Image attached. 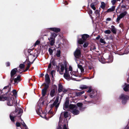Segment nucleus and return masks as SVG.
<instances>
[{
	"label": "nucleus",
	"instance_id": "obj_28",
	"mask_svg": "<svg viewBox=\"0 0 129 129\" xmlns=\"http://www.w3.org/2000/svg\"><path fill=\"white\" fill-rule=\"evenodd\" d=\"M106 6V4L104 2H102L101 3V7L103 9H104Z\"/></svg>",
	"mask_w": 129,
	"mask_h": 129
},
{
	"label": "nucleus",
	"instance_id": "obj_39",
	"mask_svg": "<svg viewBox=\"0 0 129 129\" xmlns=\"http://www.w3.org/2000/svg\"><path fill=\"white\" fill-rule=\"evenodd\" d=\"M90 6L91 8L94 10H95V7L93 4H91Z\"/></svg>",
	"mask_w": 129,
	"mask_h": 129
},
{
	"label": "nucleus",
	"instance_id": "obj_3",
	"mask_svg": "<svg viewBox=\"0 0 129 129\" xmlns=\"http://www.w3.org/2000/svg\"><path fill=\"white\" fill-rule=\"evenodd\" d=\"M67 72L69 73L68 75H70V77L68 80L72 79V80H76L77 81H80L81 80H77L78 77H80L79 75H78V73L77 71L75 72L73 71L72 67L70 66L69 67V70H67Z\"/></svg>",
	"mask_w": 129,
	"mask_h": 129
},
{
	"label": "nucleus",
	"instance_id": "obj_11",
	"mask_svg": "<svg viewBox=\"0 0 129 129\" xmlns=\"http://www.w3.org/2000/svg\"><path fill=\"white\" fill-rule=\"evenodd\" d=\"M127 14L126 11H124L122 12L119 16H117V17L116 20V21L118 22L121 19L124 17Z\"/></svg>",
	"mask_w": 129,
	"mask_h": 129
},
{
	"label": "nucleus",
	"instance_id": "obj_27",
	"mask_svg": "<svg viewBox=\"0 0 129 129\" xmlns=\"http://www.w3.org/2000/svg\"><path fill=\"white\" fill-rule=\"evenodd\" d=\"M50 42V45L52 46H53L55 43V39H50L49 41Z\"/></svg>",
	"mask_w": 129,
	"mask_h": 129
},
{
	"label": "nucleus",
	"instance_id": "obj_2",
	"mask_svg": "<svg viewBox=\"0 0 129 129\" xmlns=\"http://www.w3.org/2000/svg\"><path fill=\"white\" fill-rule=\"evenodd\" d=\"M17 71L18 68H15L12 70L11 72L10 82L12 83L14 80V84L15 85H17L20 80V76H17L16 78H14L16 76L15 75Z\"/></svg>",
	"mask_w": 129,
	"mask_h": 129
},
{
	"label": "nucleus",
	"instance_id": "obj_9",
	"mask_svg": "<svg viewBox=\"0 0 129 129\" xmlns=\"http://www.w3.org/2000/svg\"><path fill=\"white\" fill-rule=\"evenodd\" d=\"M89 37V36L86 34L83 35L82 36V39H80L78 40V42L79 44H83L84 41Z\"/></svg>",
	"mask_w": 129,
	"mask_h": 129
},
{
	"label": "nucleus",
	"instance_id": "obj_62",
	"mask_svg": "<svg viewBox=\"0 0 129 129\" xmlns=\"http://www.w3.org/2000/svg\"><path fill=\"white\" fill-rule=\"evenodd\" d=\"M43 75H44L43 74H42V76H43Z\"/></svg>",
	"mask_w": 129,
	"mask_h": 129
},
{
	"label": "nucleus",
	"instance_id": "obj_16",
	"mask_svg": "<svg viewBox=\"0 0 129 129\" xmlns=\"http://www.w3.org/2000/svg\"><path fill=\"white\" fill-rule=\"evenodd\" d=\"M45 80L46 82L47 83H49L50 82V79L48 75L47 74L45 75Z\"/></svg>",
	"mask_w": 129,
	"mask_h": 129
},
{
	"label": "nucleus",
	"instance_id": "obj_10",
	"mask_svg": "<svg viewBox=\"0 0 129 129\" xmlns=\"http://www.w3.org/2000/svg\"><path fill=\"white\" fill-rule=\"evenodd\" d=\"M120 98L122 100V104H125L127 101V100L129 99V96L124 94H122L120 96Z\"/></svg>",
	"mask_w": 129,
	"mask_h": 129
},
{
	"label": "nucleus",
	"instance_id": "obj_20",
	"mask_svg": "<svg viewBox=\"0 0 129 129\" xmlns=\"http://www.w3.org/2000/svg\"><path fill=\"white\" fill-rule=\"evenodd\" d=\"M25 63L27 65V67L26 68V71H27L29 68L30 67V62L28 60H26L25 61Z\"/></svg>",
	"mask_w": 129,
	"mask_h": 129
},
{
	"label": "nucleus",
	"instance_id": "obj_12",
	"mask_svg": "<svg viewBox=\"0 0 129 129\" xmlns=\"http://www.w3.org/2000/svg\"><path fill=\"white\" fill-rule=\"evenodd\" d=\"M81 51L80 48H77L74 53V55L76 58H78L81 56Z\"/></svg>",
	"mask_w": 129,
	"mask_h": 129
},
{
	"label": "nucleus",
	"instance_id": "obj_61",
	"mask_svg": "<svg viewBox=\"0 0 129 129\" xmlns=\"http://www.w3.org/2000/svg\"><path fill=\"white\" fill-rule=\"evenodd\" d=\"M94 77V76H93V77H92V78H93V77Z\"/></svg>",
	"mask_w": 129,
	"mask_h": 129
},
{
	"label": "nucleus",
	"instance_id": "obj_22",
	"mask_svg": "<svg viewBox=\"0 0 129 129\" xmlns=\"http://www.w3.org/2000/svg\"><path fill=\"white\" fill-rule=\"evenodd\" d=\"M78 69H79L81 71V73L83 74L84 72V69L83 68L82 66L78 64Z\"/></svg>",
	"mask_w": 129,
	"mask_h": 129
},
{
	"label": "nucleus",
	"instance_id": "obj_19",
	"mask_svg": "<svg viewBox=\"0 0 129 129\" xmlns=\"http://www.w3.org/2000/svg\"><path fill=\"white\" fill-rule=\"evenodd\" d=\"M51 30L54 31L56 33L59 32L60 31V28H49Z\"/></svg>",
	"mask_w": 129,
	"mask_h": 129
},
{
	"label": "nucleus",
	"instance_id": "obj_58",
	"mask_svg": "<svg viewBox=\"0 0 129 129\" xmlns=\"http://www.w3.org/2000/svg\"><path fill=\"white\" fill-rule=\"evenodd\" d=\"M25 127V128L26 129H27V126H26V127Z\"/></svg>",
	"mask_w": 129,
	"mask_h": 129
},
{
	"label": "nucleus",
	"instance_id": "obj_5",
	"mask_svg": "<svg viewBox=\"0 0 129 129\" xmlns=\"http://www.w3.org/2000/svg\"><path fill=\"white\" fill-rule=\"evenodd\" d=\"M2 90H0V101H4L7 99V104L9 106H12L15 102L14 98L11 97L10 98H7L5 96V95H3Z\"/></svg>",
	"mask_w": 129,
	"mask_h": 129
},
{
	"label": "nucleus",
	"instance_id": "obj_13",
	"mask_svg": "<svg viewBox=\"0 0 129 129\" xmlns=\"http://www.w3.org/2000/svg\"><path fill=\"white\" fill-rule=\"evenodd\" d=\"M58 90V91L59 92L62 91L64 92H65L67 91V90L64 88H63L62 85L60 84L59 85Z\"/></svg>",
	"mask_w": 129,
	"mask_h": 129
},
{
	"label": "nucleus",
	"instance_id": "obj_47",
	"mask_svg": "<svg viewBox=\"0 0 129 129\" xmlns=\"http://www.w3.org/2000/svg\"><path fill=\"white\" fill-rule=\"evenodd\" d=\"M116 1L115 0H112L111 1V2L112 3L113 5H114L115 4V3H116Z\"/></svg>",
	"mask_w": 129,
	"mask_h": 129
},
{
	"label": "nucleus",
	"instance_id": "obj_45",
	"mask_svg": "<svg viewBox=\"0 0 129 129\" xmlns=\"http://www.w3.org/2000/svg\"><path fill=\"white\" fill-rule=\"evenodd\" d=\"M48 87H49V86H48V85L46 84L45 85V86L44 88V89H43L47 90V89L48 88Z\"/></svg>",
	"mask_w": 129,
	"mask_h": 129
},
{
	"label": "nucleus",
	"instance_id": "obj_64",
	"mask_svg": "<svg viewBox=\"0 0 129 129\" xmlns=\"http://www.w3.org/2000/svg\"><path fill=\"white\" fill-rule=\"evenodd\" d=\"M17 129H18V128H17Z\"/></svg>",
	"mask_w": 129,
	"mask_h": 129
},
{
	"label": "nucleus",
	"instance_id": "obj_38",
	"mask_svg": "<svg viewBox=\"0 0 129 129\" xmlns=\"http://www.w3.org/2000/svg\"><path fill=\"white\" fill-rule=\"evenodd\" d=\"M96 14V15L97 16H99L100 15V14L98 10H96L94 12Z\"/></svg>",
	"mask_w": 129,
	"mask_h": 129
},
{
	"label": "nucleus",
	"instance_id": "obj_32",
	"mask_svg": "<svg viewBox=\"0 0 129 129\" xmlns=\"http://www.w3.org/2000/svg\"><path fill=\"white\" fill-rule=\"evenodd\" d=\"M104 32L105 34H110L111 33V31L109 29L105 31Z\"/></svg>",
	"mask_w": 129,
	"mask_h": 129
},
{
	"label": "nucleus",
	"instance_id": "obj_17",
	"mask_svg": "<svg viewBox=\"0 0 129 129\" xmlns=\"http://www.w3.org/2000/svg\"><path fill=\"white\" fill-rule=\"evenodd\" d=\"M123 90L124 91H128L129 88V84H127L125 83L123 86Z\"/></svg>",
	"mask_w": 129,
	"mask_h": 129
},
{
	"label": "nucleus",
	"instance_id": "obj_54",
	"mask_svg": "<svg viewBox=\"0 0 129 129\" xmlns=\"http://www.w3.org/2000/svg\"><path fill=\"white\" fill-rule=\"evenodd\" d=\"M10 63L9 62H7L6 63V65L7 66H9L10 65Z\"/></svg>",
	"mask_w": 129,
	"mask_h": 129
},
{
	"label": "nucleus",
	"instance_id": "obj_43",
	"mask_svg": "<svg viewBox=\"0 0 129 129\" xmlns=\"http://www.w3.org/2000/svg\"><path fill=\"white\" fill-rule=\"evenodd\" d=\"M88 13L89 14V15L90 16H91V14H92V11L91 10H89L88 11Z\"/></svg>",
	"mask_w": 129,
	"mask_h": 129
},
{
	"label": "nucleus",
	"instance_id": "obj_51",
	"mask_svg": "<svg viewBox=\"0 0 129 129\" xmlns=\"http://www.w3.org/2000/svg\"><path fill=\"white\" fill-rule=\"evenodd\" d=\"M121 7L122 8H125L126 7V6L125 5H123L121 6Z\"/></svg>",
	"mask_w": 129,
	"mask_h": 129
},
{
	"label": "nucleus",
	"instance_id": "obj_60",
	"mask_svg": "<svg viewBox=\"0 0 129 129\" xmlns=\"http://www.w3.org/2000/svg\"><path fill=\"white\" fill-rule=\"evenodd\" d=\"M18 70H19V72H20V71H19V70H20V69H18Z\"/></svg>",
	"mask_w": 129,
	"mask_h": 129
},
{
	"label": "nucleus",
	"instance_id": "obj_55",
	"mask_svg": "<svg viewBox=\"0 0 129 129\" xmlns=\"http://www.w3.org/2000/svg\"><path fill=\"white\" fill-rule=\"evenodd\" d=\"M95 96V95H94V96H92V95H91V98H93V96Z\"/></svg>",
	"mask_w": 129,
	"mask_h": 129
},
{
	"label": "nucleus",
	"instance_id": "obj_46",
	"mask_svg": "<svg viewBox=\"0 0 129 129\" xmlns=\"http://www.w3.org/2000/svg\"><path fill=\"white\" fill-rule=\"evenodd\" d=\"M88 45V43L87 42H85L83 45V46L84 47H87Z\"/></svg>",
	"mask_w": 129,
	"mask_h": 129
},
{
	"label": "nucleus",
	"instance_id": "obj_14",
	"mask_svg": "<svg viewBox=\"0 0 129 129\" xmlns=\"http://www.w3.org/2000/svg\"><path fill=\"white\" fill-rule=\"evenodd\" d=\"M57 35L54 33H52L50 36V38H48V39L50 41V39H55V38L56 37Z\"/></svg>",
	"mask_w": 129,
	"mask_h": 129
},
{
	"label": "nucleus",
	"instance_id": "obj_29",
	"mask_svg": "<svg viewBox=\"0 0 129 129\" xmlns=\"http://www.w3.org/2000/svg\"><path fill=\"white\" fill-rule=\"evenodd\" d=\"M108 59V61H107L108 62H112L113 60V58L112 56L110 57L109 56Z\"/></svg>",
	"mask_w": 129,
	"mask_h": 129
},
{
	"label": "nucleus",
	"instance_id": "obj_59",
	"mask_svg": "<svg viewBox=\"0 0 129 129\" xmlns=\"http://www.w3.org/2000/svg\"><path fill=\"white\" fill-rule=\"evenodd\" d=\"M18 70H19V72H20V71H19V70H20V69H18Z\"/></svg>",
	"mask_w": 129,
	"mask_h": 129
},
{
	"label": "nucleus",
	"instance_id": "obj_49",
	"mask_svg": "<svg viewBox=\"0 0 129 129\" xmlns=\"http://www.w3.org/2000/svg\"><path fill=\"white\" fill-rule=\"evenodd\" d=\"M16 125L17 126L19 127L20 126V124L19 122H17L16 123Z\"/></svg>",
	"mask_w": 129,
	"mask_h": 129
},
{
	"label": "nucleus",
	"instance_id": "obj_35",
	"mask_svg": "<svg viewBox=\"0 0 129 129\" xmlns=\"http://www.w3.org/2000/svg\"><path fill=\"white\" fill-rule=\"evenodd\" d=\"M64 116V117L66 118L68 117V112H64L63 113Z\"/></svg>",
	"mask_w": 129,
	"mask_h": 129
},
{
	"label": "nucleus",
	"instance_id": "obj_63",
	"mask_svg": "<svg viewBox=\"0 0 129 129\" xmlns=\"http://www.w3.org/2000/svg\"><path fill=\"white\" fill-rule=\"evenodd\" d=\"M117 0L118 1H120V0Z\"/></svg>",
	"mask_w": 129,
	"mask_h": 129
},
{
	"label": "nucleus",
	"instance_id": "obj_21",
	"mask_svg": "<svg viewBox=\"0 0 129 129\" xmlns=\"http://www.w3.org/2000/svg\"><path fill=\"white\" fill-rule=\"evenodd\" d=\"M111 30L112 32L114 34H116V30L115 27L114 26L112 25L111 26Z\"/></svg>",
	"mask_w": 129,
	"mask_h": 129
},
{
	"label": "nucleus",
	"instance_id": "obj_23",
	"mask_svg": "<svg viewBox=\"0 0 129 129\" xmlns=\"http://www.w3.org/2000/svg\"><path fill=\"white\" fill-rule=\"evenodd\" d=\"M11 87V85L10 84H9L8 85L5 87L3 89H7V92H9L10 89Z\"/></svg>",
	"mask_w": 129,
	"mask_h": 129
},
{
	"label": "nucleus",
	"instance_id": "obj_26",
	"mask_svg": "<svg viewBox=\"0 0 129 129\" xmlns=\"http://www.w3.org/2000/svg\"><path fill=\"white\" fill-rule=\"evenodd\" d=\"M84 92V91L79 92L76 93V95L77 96H80L83 94Z\"/></svg>",
	"mask_w": 129,
	"mask_h": 129
},
{
	"label": "nucleus",
	"instance_id": "obj_6",
	"mask_svg": "<svg viewBox=\"0 0 129 129\" xmlns=\"http://www.w3.org/2000/svg\"><path fill=\"white\" fill-rule=\"evenodd\" d=\"M23 112V110L20 108H16L15 111L12 112L10 115V117L11 120L14 122V118L16 116L20 117Z\"/></svg>",
	"mask_w": 129,
	"mask_h": 129
},
{
	"label": "nucleus",
	"instance_id": "obj_52",
	"mask_svg": "<svg viewBox=\"0 0 129 129\" xmlns=\"http://www.w3.org/2000/svg\"><path fill=\"white\" fill-rule=\"evenodd\" d=\"M91 91V89L90 87H89V90L87 91V92H89Z\"/></svg>",
	"mask_w": 129,
	"mask_h": 129
},
{
	"label": "nucleus",
	"instance_id": "obj_15",
	"mask_svg": "<svg viewBox=\"0 0 129 129\" xmlns=\"http://www.w3.org/2000/svg\"><path fill=\"white\" fill-rule=\"evenodd\" d=\"M69 104V101L68 100L66 101L63 107V109L64 110L68 108Z\"/></svg>",
	"mask_w": 129,
	"mask_h": 129
},
{
	"label": "nucleus",
	"instance_id": "obj_42",
	"mask_svg": "<svg viewBox=\"0 0 129 129\" xmlns=\"http://www.w3.org/2000/svg\"><path fill=\"white\" fill-rule=\"evenodd\" d=\"M24 67V64H21L19 65V67L20 69H22Z\"/></svg>",
	"mask_w": 129,
	"mask_h": 129
},
{
	"label": "nucleus",
	"instance_id": "obj_24",
	"mask_svg": "<svg viewBox=\"0 0 129 129\" xmlns=\"http://www.w3.org/2000/svg\"><path fill=\"white\" fill-rule=\"evenodd\" d=\"M55 94V91L54 89L51 90L50 92V95L52 97H53Z\"/></svg>",
	"mask_w": 129,
	"mask_h": 129
},
{
	"label": "nucleus",
	"instance_id": "obj_57",
	"mask_svg": "<svg viewBox=\"0 0 129 129\" xmlns=\"http://www.w3.org/2000/svg\"><path fill=\"white\" fill-rule=\"evenodd\" d=\"M126 129H129V127H127Z\"/></svg>",
	"mask_w": 129,
	"mask_h": 129
},
{
	"label": "nucleus",
	"instance_id": "obj_37",
	"mask_svg": "<svg viewBox=\"0 0 129 129\" xmlns=\"http://www.w3.org/2000/svg\"><path fill=\"white\" fill-rule=\"evenodd\" d=\"M48 51L49 52V54L50 55H52L53 51L51 48H49L48 49Z\"/></svg>",
	"mask_w": 129,
	"mask_h": 129
},
{
	"label": "nucleus",
	"instance_id": "obj_30",
	"mask_svg": "<svg viewBox=\"0 0 129 129\" xmlns=\"http://www.w3.org/2000/svg\"><path fill=\"white\" fill-rule=\"evenodd\" d=\"M88 86H87L84 85H81L80 87V88L82 89H86L88 88Z\"/></svg>",
	"mask_w": 129,
	"mask_h": 129
},
{
	"label": "nucleus",
	"instance_id": "obj_44",
	"mask_svg": "<svg viewBox=\"0 0 129 129\" xmlns=\"http://www.w3.org/2000/svg\"><path fill=\"white\" fill-rule=\"evenodd\" d=\"M51 62H50L49 63V65L48 66V69H47V70L48 71H50V68L51 67Z\"/></svg>",
	"mask_w": 129,
	"mask_h": 129
},
{
	"label": "nucleus",
	"instance_id": "obj_36",
	"mask_svg": "<svg viewBox=\"0 0 129 129\" xmlns=\"http://www.w3.org/2000/svg\"><path fill=\"white\" fill-rule=\"evenodd\" d=\"M100 42L101 43H103V44H105L106 43V42L104 39L102 38L100 39Z\"/></svg>",
	"mask_w": 129,
	"mask_h": 129
},
{
	"label": "nucleus",
	"instance_id": "obj_41",
	"mask_svg": "<svg viewBox=\"0 0 129 129\" xmlns=\"http://www.w3.org/2000/svg\"><path fill=\"white\" fill-rule=\"evenodd\" d=\"M96 49V47L94 46H92L91 47V50L95 51Z\"/></svg>",
	"mask_w": 129,
	"mask_h": 129
},
{
	"label": "nucleus",
	"instance_id": "obj_33",
	"mask_svg": "<svg viewBox=\"0 0 129 129\" xmlns=\"http://www.w3.org/2000/svg\"><path fill=\"white\" fill-rule=\"evenodd\" d=\"M55 71L54 70H53L51 71V74L52 75V77L53 78L54 75H55Z\"/></svg>",
	"mask_w": 129,
	"mask_h": 129
},
{
	"label": "nucleus",
	"instance_id": "obj_34",
	"mask_svg": "<svg viewBox=\"0 0 129 129\" xmlns=\"http://www.w3.org/2000/svg\"><path fill=\"white\" fill-rule=\"evenodd\" d=\"M61 52L60 50H57L56 53V55L58 57H59L60 56Z\"/></svg>",
	"mask_w": 129,
	"mask_h": 129
},
{
	"label": "nucleus",
	"instance_id": "obj_7",
	"mask_svg": "<svg viewBox=\"0 0 129 129\" xmlns=\"http://www.w3.org/2000/svg\"><path fill=\"white\" fill-rule=\"evenodd\" d=\"M37 113L41 116L42 118H44L46 119V120L47 119V118L49 117V118H50L52 117L54 115V113H53L52 111V110L51 109L48 113L47 114H42V115H40V113H39L38 112L37 110H36Z\"/></svg>",
	"mask_w": 129,
	"mask_h": 129
},
{
	"label": "nucleus",
	"instance_id": "obj_18",
	"mask_svg": "<svg viewBox=\"0 0 129 129\" xmlns=\"http://www.w3.org/2000/svg\"><path fill=\"white\" fill-rule=\"evenodd\" d=\"M115 6H112L111 8L108 9L106 12H110L114 11L115 9Z\"/></svg>",
	"mask_w": 129,
	"mask_h": 129
},
{
	"label": "nucleus",
	"instance_id": "obj_31",
	"mask_svg": "<svg viewBox=\"0 0 129 129\" xmlns=\"http://www.w3.org/2000/svg\"><path fill=\"white\" fill-rule=\"evenodd\" d=\"M12 92L13 93V95H14L15 98L17 96V93L16 90H13Z\"/></svg>",
	"mask_w": 129,
	"mask_h": 129
},
{
	"label": "nucleus",
	"instance_id": "obj_8",
	"mask_svg": "<svg viewBox=\"0 0 129 129\" xmlns=\"http://www.w3.org/2000/svg\"><path fill=\"white\" fill-rule=\"evenodd\" d=\"M59 99V97L58 96L56 97L55 101H54L53 103L51 105V107L52 108L55 107V111L56 112L57 110V109L59 106L60 103H58Z\"/></svg>",
	"mask_w": 129,
	"mask_h": 129
},
{
	"label": "nucleus",
	"instance_id": "obj_40",
	"mask_svg": "<svg viewBox=\"0 0 129 129\" xmlns=\"http://www.w3.org/2000/svg\"><path fill=\"white\" fill-rule=\"evenodd\" d=\"M40 43V41L38 40H37L36 42L34 44L35 46L37 45H38Z\"/></svg>",
	"mask_w": 129,
	"mask_h": 129
},
{
	"label": "nucleus",
	"instance_id": "obj_56",
	"mask_svg": "<svg viewBox=\"0 0 129 129\" xmlns=\"http://www.w3.org/2000/svg\"><path fill=\"white\" fill-rule=\"evenodd\" d=\"M42 105L44 104V102L43 101V102H42Z\"/></svg>",
	"mask_w": 129,
	"mask_h": 129
},
{
	"label": "nucleus",
	"instance_id": "obj_50",
	"mask_svg": "<svg viewBox=\"0 0 129 129\" xmlns=\"http://www.w3.org/2000/svg\"><path fill=\"white\" fill-rule=\"evenodd\" d=\"M111 20V19L110 18H108L106 19V20L107 21H110Z\"/></svg>",
	"mask_w": 129,
	"mask_h": 129
},
{
	"label": "nucleus",
	"instance_id": "obj_25",
	"mask_svg": "<svg viewBox=\"0 0 129 129\" xmlns=\"http://www.w3.org/2000/svg\"><path fill=\"white\" fill-rule=\"evenodd\" d=\"M46 91L47 90H44L43 89L42 90V97L41 98V99L43 98L45 96L46 94Z\"/></svg>",
	"mask_w": 129,
	"mask_h": 129
},
{
	"label": "nucleus",
	"instance_id": "obj_4",
	"mask_svg": "<svg viewBox=\"0 0 129 129\" xmlns=\"http://www.w3.org/2000/svg\"><path fill=\"white\" fill-rule=\"evenodd\" d=\"M57 71L61 75L63 74V72L65 70V72L64 74V77L66 79H68L70 77V76L68 75L69 73L67 72V66L65 64H62L60 65V68L58 67H57Z\"/></svg>",
	"mask_w": 129,
	"mask_h": 129
},
{
	"label": "nucleus",
	"instance_id": "obj_48",
	"mask_svg": "<svg viewBox=\"0 0 129 129\" xmlns=\"http://www.w3.org/2000/svg\"><path fill=\"white\" fill-rule=\"evenodd\" d=\"M22 120V121L23 122V123H22V125L24 127H26V125L24 123V122Z\"/></svg>",
	"mask_w": 129,
	"mask_h": 129
},
{
	"label": "nucleus",
	"instance_id": "obj_1",
	"mask_svg": "<svg viewBox=\"0 0 129 129\" xmlns=\"http://www.w3.org/2000/svg\"><path fill=\"white\" fill-rule=\"evenodd\" d=\"M82 104L80 103H78L77 105L71 104L69 106V110L74 114L77 115L79 113L78 109L80 110H83L82 109Z\"/></svg>",
	"mask_w": 129,
	"mask_h": 129
},
{
	"label": "nucleus",
	"instance_id": "obj_53",
	"mask_svg": "<svg viewBox=\"0 0 129 129\" xmlns=\"http://www.w3.org/2000/svg\"><path fill=\"white\" fill-rule=\"evenodd\" d=\"M100 36L99 35V36H98L97 37H96V40H98L100 38Z\"/></svg>",
	"mask_w": 129,
	"mask_h": 129
}]
</instances>
